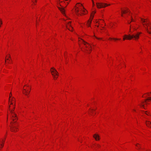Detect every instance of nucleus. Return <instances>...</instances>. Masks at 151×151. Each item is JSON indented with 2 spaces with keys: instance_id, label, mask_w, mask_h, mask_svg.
<instances>
[{
  "instance_id": "nucleus-29",
  "label": "nucleus",
  "mask_w": 151,
  "mask_h": 151,
  "mask_svg": "<svg viewBox=\"0 0 151 151\" xmlns=\"http://www.w3.org/2000/svg\"><path fill=\"white\" fill-rule=\"evenodd\" d=\"M2 24V21H0V27H1V25Z\"/></svg>"
},
{
  "instance_id": "nucleus-27",
  "label": "nucleus",
  "mask_w": 151,
  "mask_h": 151,
  "mask_svg": "<svg viewBox=\"0 0 151 151\" xmlns=\"http://www.w3.org/2000/svg\"><path fill=\"white\" fill-rule=\"evenodd\" d=\"M131 22L134 21L132 16H131Z\"/></svg>"
},
{
  "instance_id": "nucleus-25",
  "label": "nucleus",
  "mask_w": 151,
  "mask_h": 151,
  "mask_svg": "<svg viewBox=\"0 0 151 151\" xmlns=\"http://www.w3.org/2000/svg\"><path fill=\"white\" fill-rule=\"evenodd\" d=\"M12 93L11 92L10 93V95H9V100H10V99H11L12 98Z\"/></svg>"
},
{
  "instance_id": "nucleus-40",
  "label": "nucleus",
  "mask_w": 151,
  "mask_h": 151,
  "mask_svg": "<svg viewBox=\"0 0 151 151\" xmlns=\"http://www.w3.org/2000/svg\"><path fill=\"white\" fill-rule=\"evenodd\" d=\"M112 39V38H109V39H110V40Z\"/></svg>"
},
{
  "instance_id": "nucleus-8",
  "label": "nucleus",
  "mask_w": 151,
  "mask_h": 151,
  "mask_svg": "<svg viewBox=\"0 0 151 151\" xmlns=\"http://www.w3.org/2000/svg\"><path fill=\"white\" fill-rule=\"evenodd\" d=\"M93 137L96 140H99L100 139L99 136L96 134H95L93 135Z\"/></svg>"
},
{
  "instance_id": "nucleus-14",
  "label": "nucleus",
  "mask_w": 151,
  "mask_h": 151,
  "mask_svg": "<svg viewBox=\"0 0 151 151\" xmlns=\"http://www.w3.org/2000/svg\"><path fill=\"white\" fill-rule=\"evenodd\" d=\"M141 19L143 24H144V23L145 22H148L147 20V19H146V21H145V19H143L142 18H141Z\"/></svg>"
},
{
  "instance_id": "nucleus-47",
  "label": "nucleus",
  "mask_w": 151,
  "mask_h": 151,
  "mask_svg": "<svg viewBox=\"0 0 151 151\" xmlns=\"http://www.w3.org/2000/svg\"><path fill=\"white\" fill-rule=\"evenodd\" d=\"M145 151H147V150H146Z\"/></svg>"
},
{
  "instance_id": "nucleus-41",
  "label": "nucleus",
  "mask_w": 151,
  "mask_h": 151,
  "mask_svg": "<svg viewBox=\"0 0 151 151\" xmlns=\"http://www.w3.org/2000/svg\"><path fill=\"white\" fill-rule=\"evenodd\" d=\"M8 115L7 114V120L8 119Z\"/></svg>"
},
{
  "instance_id": "nucleus-17",
  "label": "nucleus",
  "mask_w": 151,
  "mask_h": 151,
  "mask_svg": "<svg viewBox=\"0 0 151 151\" xmlns=\"http://www.w3.org/2000/svg\"><path fill=\"white\" fill-rule=\"evenodd\" d=\"M92 20V19H90V20H88L87 23L88 26L90 27V24L91 23Z\"/></svg>"
},
{
  "instance_id": "nucleus-35",
  "label": "nucleus",
  "mask_w": 151,
  "mask_h": 151,
  "mask_svg": "<svg viewBox=\"0 0 151 151\" xmlns=\"http://www.w3.org/2000/svg\"><path fill=\"white\" fill-rule=\"evenodd\" d=\"M28 91L29 93L30 92V90L29 91H28Z\"/></svg>"
},
{
  "instance_id": "nucleus-42",
  "label": "nucleus",
  "mask_w": 151,
  "mask_h": 151,
  "mask_svg": "<svg viewBox=\"0 0 151 151\" xmlns=\"http://www.w3.org/2000/svg\"><path fill=\"white\" fill-rule=\"evenodd\" d=\"M97 38V39H100V38Z\"/></svg>"
},
{
  "instance_id": "nucleus-1",
  "label": "nucleus",
  "mask_w": 151,
  "mask_h": 151,
  "mask_svg": "<svg viewBox=\"0 0 151 151\" xmlns=\"http://www.w3.org/2000/svg\"><path fill=\"white\" fill-rule=\"evenodd\" d=\"M11 107L10 105L9 106V110L10 113V119L12 121L10 123L11 126L10 129L12 132H15L17 131V129H18L17 126H18V125L16 121L18 120V118L17 114L14 112V106H12V109L10 108Z\"/></svg>"
},
{
  "instance_id": "nucleus-20",
  "label": "nucleus",
  "mask_w": 151,
  "mask_h": 151,
  "mask_svg": "<svg viewBox=\"0 0 151 151\" xmlns=\"http://www.w3.org/2000/svg\"><path fill=\"white\" fill-rule=\"evenodd\" d=\"M143 103H144V102H141L142 104L140 105V106H141L143 107V108L144 109H145V107H144V105L143 104Z\"/></svg>"
},
{
  "instance_id": "nucleus-36",
  "label": "nucleus",
  "mask_w": 151,
  "mask_h": 151,
  "mask_svg": "<svg viewBox=\"0 0 151 151\" xmlns=\"http://www.w3.org/2000/svg\"><path fill=\"white\" fill-rule=\"evenodd\" d=\"M9 58L11 59V57H10V55H9Z\"/></svg>"
},
{
  "instance_id": "nucleus-18",
  "label": "nucleus",
  "mask_w": 151,
  "mask_h": 151,
  "mask_svg": "<svg viewBox=\"0 0 151 151\" xmlns=\"http://www.w3.org/2000/svg\"><path fill=\"white\" fill-rule=\"evenodd\" d=\"M70 27H68V26H66L67 28L70 31H72V29H73V27L71 26Z\"/></svg>"
},
{
  "instance_id": "nucleus-32",
  "label": "nucleus",
  "mask_w": 151,
  "mask_h": 151,
  "mask_svg": "<svg viewBox=\"0 0 151 151\" xmlns=\"http://www.w3.org/2000/svg\"><path fill=\"white\" fill-rule=\"evenodd\" d=\"M97 146L98 147H100V146L98 144V145H97Z\"/></svg>"
},
{
  "instance_id": "nucleus-7",
  "label": "nucleus",
  "mask_w": 151,
  "mask_h": 151,
  "mask_svg": "<svg viewBox=\"0 0 151 151\" xmlns=\"http://www.w3.org/2000/svg\"><path fill=\"white\" fill-rule=\"evenodd\" d=\"M150 23L149 22H148L147 23L143 24V25L145 28L147 32L149 34H151V32H150L149 30L147 28V27L149 26V25H150Z\"/></svg>"
},
{
  "instance_id": "nucleus-22",
  "label": "nucleus",
  "mask_w": 151,
  "mask_h": 151,
  "mask_svg": "<svg viewBox=\"0 0 151 151\" xmlns=\"http://www.w3.org/2000/svg\"><path fill=\"white\" fill-rule=\"evenodd\" d=\"M66 26H68V27H68L69 26V27L71 26V22H68V24L67 25H66Z\"/></svg>"
},
{
  "instance_id": "nucleus-9",
  "label": "nucleus",
  "mask_w": 151,
  "mask_h": 151,
  "mask_svg": "<svg viewBox=\"0 0 151 151\" xmlns=\"http://www.w3.org/2000/svg\"><path fill=\"white\" fill-rule=\"evenodd\" d=\"M121 12H122L121 16L122 17L123 16V14H125V13H126L127 12H129V13H130V11L129 10H128V9H127V11H126V10H122Z\"/></svg>"
},
{
  "instance_id": "nucleus-3",
  "label": "nucleus",
  "mask_w": 151,
  "mask_h": 151,
  "mask_svg": "<svg viewBox=\"0 0 151 151\" xmlns=\"http://www.w3.org/2000/svg\"><path fill=\"white\" fill-rule=\"evenodd\" d=\"M76 7V8L75 9V11L76 15L78 16H81L82 14L79 13V12L80 11L83 12H85V9L81 4L79 3L77 4Z\"/></svg>"
},
{
  "instance_id": "nucleus-15",
  "label": "nucleus",
  "mask_w": 151,
  "mask_h": 151,
  "mask_svg": "<svg viewBox=\"0 0 151 151\" xmlns=\"http://www.w3.org/2000/svg\"><path fill=\"white\" fill-rule=\"evenodd\" d=\"M9 102L10 103V105H12L13 106H14V109L15 108V103H14V104H13V102H12V101H9Z\"/></svg>"
},
{
  "instance_id": "nucleus-4",
  "label": "nucleus",
  "mask_w": 151,
  "mask_h": 151,
  "mask_svg": "<svg viewBox=\"0 0 151 151\" xmlns=\"http://www.w3.org/2000/svg\"><path fill=\"white\" fill-rule=\"evenodd\" d=\"M82 40V42L84 45L85 46L86 48H84V49L86 51H87V52L90 53L91 51V45L88 43L87 42H85L84 40Z\"/></svg>"
},
{
  "instance_id": "nucleus-19",
  "label": "nucleus",
  "mask_w": 151,
  "mask_h": 151,
  "mask_svg": "<svg viewBox=\"0 0 151 151\" xmlns=\"http://www.w3.org/2000/svg\"><path fill=\"white\" fill-rule=\"evenodd\" d=\"M12 101V102H13L14 101V103H15V99L13 97H12V99H10V100L9 101Z\"/></svg>"
},
{
  "instance_id": "nucleus-30",
  "label": "nucleus",
  "mask_w": 151,
  "mask_h": 151,
  "mask_svg": "<svg viewBox=\"0 0 151 151\" xmlns=\"http://www.w3.org/2000/svg\"><path fill=\"white\" fill-rule=\"evenodd\" d=\"M148 96H150V95H151V92L150 93H147Z\"/></svg>"
},
{
  "instance_id": "nucleus-44",
  "label": "nucleus",
  "mask_w": 151,
  "mask_h": 151,
  "mask_svg": "<svg viewBox=\"0 0 151 151\" xmlns=\"http://www.w3.org/2000/svg\"><path fill=\"white\" fill-rule=\"evenodd\" d=\"M133 110H134V111H136V110H135V109H134Z\"/></svg>"
},
{
  "instance_id": "nucleus-11",
  "label": "nucleus",
  "mask_w": 151,
  "mask_h": 151,
  "mask_svg": "<svg viewBox=\"0 0 151 151\" xmlns=\"http://www.w3.org/2000/svg\"><path fill=\"white\" fill-rule=\"evenodd\" d=\"M23 93L24 94L27 96L29 94L28 91V90H27L26 89H23Z\"/></svg>"
},
{
  "instance_id": "nucleus-39",
  "label": "nucleus",
  "mask_w": 151,
  "mask_h": 151,
  "mask_svg": "<svg viewBox=\"0 0 151 151\" xmlns=\"http://www.w3.org/2000/svg\"><path fill=\"white\" fill-rule=\"evenodd\" d=\"M35 2H37V0H35Z\"/></svg>"
},
{
  "instance_id": "nucleus-13",
  "label": "nucleus",
  "mask_w": 151,
  "mask_h": 151,
  "mask_svg": "<svg viewBox=\"0 0 151 151\" xmlns=\"http://www.w3.org/2000/svg\"><path fill=\"white\" fill-rule=\"evenodd\" d=\"M96 13L95 12H93L91 14V18L90 19H92V20L93 19V17H94V15Z\"/></svg>"
},
{
  "instance_id": "nucleus-34",
  "label": "nucleus",
  "mask_w": 151,
  "mask_h": 151,
  "mask_svg": "<svg viewBox=\"0 0 151 151\" xmlns=\"http://www.w3.org/2000/svg\"><path fill=\"white\" fill-rule=\"evenodd\" d=\"M150 25L149 27H150V29L151 30V26H150Z\"/></svg>"
},
{
  "instance_id": "nucleus-23",
  "label": "nucleus",
  "mask_w": 151,
  "mask_h": 151,
  "mask_svg": "<svg viewBox=\"0 0 151 151\" xmlns=\"http://www.w3.org/2000/svg\"><path fill=\"white\" fill-rule=\"evenodd\" d=\"M147 100H151V97H148V99L145 100V102H146Z\"/></svg>"
},
{
  "instance_id": "nucleus-6",
  "label": "nucleus",
  "mask_w": 151,
  "mask_h": 151,
  "mask_svg": "<svg viewBox=\"0 0 151 151\" xmlns=\"http://www.w3.org/2000/svg\"><path fill=\"white\" fill-rule=\"evenodd\" d=\"M96 4L98 8H101L105 7L106 6L110 5V4L107 5L106 4H104L103 3H96Z\"/></svg>"
},
{
  "instance_id": "nucleus-2",
  "label": "nucleus",
  "mask_w": 151,
  "mask_h": 151,
  "mask_svg": "<svg viewBox=\"0 0 151 151\" xmlns=\"http://www.w3.org/2000/svg\"><path fill=\"white\" fill-rule=\"evenodd\" d=\"M141 34V32H137L132 35L129 34L128 35H124L123 40H124L126 39L131 40L133 39L134 40H136L139 38V35Z\"/></svg>"
},
{
  "instance_id": "nucleus-16",
  "label": "nucleus",
  "mask_w": 151,
  "mask_h": 151,
  "mask_svg": "<svg viewBox=\"0 0 151 151\" xmlns=\"http://www.w3.org/2000/svg\"><path fill=\"white\" fill-rule=\"evenodd\" d=\"M3 142L1 143V144H0V148H2L3 147L4 145V140H2Z\"/></svg>"
},
{
  "instance_id": "nucleus-33",
  "label": "nucleus",
  "mask_w": 151,
  "mask_h": 151,
  "mask_svg": "<svg viewBox=\"0 0 151 151\" xmlns=\"http://www.w3.org/2000/svg\"><path fill=\"white\" fill-rule=\"evenodd\" d=\"M113 39L114 40H120V39H118L117 38H114Z\"/></svg>"
},
{
  "instance_id": "nucleus-28",
  "label": "nucleus",
  "mask_w": 151,
  "mask_h": 151,
  "mask_svg": "<svg viewBox=\"0 0 151 151\" xmlns=\"http://www.w3.org/2000/svg\"><path fill=\"white\" fill-rule=\"evenodd\" d=\"M139 144H137L136 145V146L138 148V149H140V147H139V146L138 145H139Z\"/></svg>"
},
{
  "instance_id": "nucleus-21",
  "label": "nucleus",
  "mask_w": 151,
  "mask_h": 151,
  "mask_svg": "<svg viewBox=\"0 0 151 151\" xmlns=\"http://www.w3.org/2000/svg\"><path fill=\"white\" fill-rule=\"evenodd\" d=\"M59 3L58 4V5H59L60 6H62V5L61 4V3H62L63 2L62 1H60V0H59Z\"/></svg>"
},
{
  "instance_id": "nucleus-37",
  "label": "nucleus",
  "mask_w": 151,
  "mask_h": 151,
  "mask_svg": "<svg viewBox=\"0 0 151 151\" xmlns=\"http://www.w3.org/2000/svg\"><path fill=\"white\" fill-rule=\"evenodd\" d=\"M24 86H27V87H29V86H27V85H25Z\"/></svg>"
},
{
  "instance_id": "nucleus-10",
  "label": "nucleus",
  "mask_w": 151,
  "mask_h": 151,
  "mask_svg": "<svg viewBox=\"0 0 151 151\" xmlns=\"http://www.w3.org/2000/svg\"><path fill=\"white\" fill-rule=\"evenodd\" d=\"M145 123L147 126L151 128V122L148 121H146Z\"/></svg>"
},
{
  "instance_id": "nucleus-31",
  "label": "nucleus",
  "mask_w": 151,
  "mask_h": 151,
  "mask_svg": "<svg viewBox=\"0 0 151 151\" xmlns=\"http://www.w3.org/2000/svg\"><path fill=\"white\" fill-rule=\"evenodd\" d=\"M92 3H93V5L94 6V2L93 1V0H92Z\"/></svg>"
},
{
  "instance_id": "nucleus-5",
  "label": "nucleus",
  "mask_w": 151,
  "mask_h": 151,
  "mask_svg": "<svg viewBox=\"0 0 151 151\" xmlns=\"http://www.w3.org/2000/svg\"><path fill=\"white\" fill-rule=\"evenodd\" d=\"M50 71L54 78H57L58 76V72L54 68H51Z\"/></svg>"
},
{
  "instance_id": "nucleus-24",
  "label": "nucleus",
  "mask_w": 151,
  "mask_h": 151,
  "mask_svg": "<svg viewBox=\"0 0 151 151\" xmlns=\"http://www.w3.org/2000/svg\"><path fill=\"white\" fill-rule=\"evenodd\" d=\"M145 113L147 115H150V113L149 112L146 111L145 112Z\"/></svg>"
},
{
  "instance_id": "nucleus-12",
  "label": "nucleus",
  "mask_w": 151,
  "mask_h": 151,
  "mask_svg": "<svg viewBox=\"0 0 151 151\" xmlns=\"http://www.w3.org/2000/svg\"><path fill=\"white\" fill-rule=\"evenodd\" d=\"M58 8L59 9L60 11L63 14H64V10L63 8H61L60 7H58Z\"/></svg>"
},
{
  "instance_id": "nucleus-38",
  "label": "nucleus",
  "mask_w": 151,
  "mask_h": 151,
  "mask_svg": "<svg viewBox=\"0 0 151 151\" xmlns=\"http://www.w3.org/2000/svg\"><path fill=\"white\" fill-rule=\"evenodd\" d=\"M131 21L129 22L128 21V23L129 24H130V23H131Z\"/></svg>"
},
{
  "instance_id": "nucleus-45",
  "label": "nucleus",
  "mask_w": 151,
  "mask_h": 151,
  "mask_svg": "<svg viewBox=\"0 0 151 151\" xmlns=\"http://www.w3.org/2000/svg\"><path fill=\"white\" fill-rule=\"evenodd\" d=\"M67 4H68V3L67 2Z\"/></svg>"
},
{
  "instance_id": "nucleus-46",
  "label": "nucleus",
  "mask_w": 151,
  "mask_h": 151,
  "mask_svg": "<svg viewBox=\"0 0 151 151\" xmlns=\"http://www.w3.org/2000/svg\"><path fill=\"white\" fill-rule=\"evenodd\" d=\"M5 62H6V60H5Z\"/></svg>"
},
{
  "instance_id": "nucleus-43",
  "label": "nucleus",
  "mask_w": 151,
  "mask_h": 151,
  "mask_svg": "<svg viewBox=\"0 0 151 151\" xmlns=\"http://www.w3.org/2000/svg\"><path fill=\"white\" fill-rule=\"evenodd\" d=\"M97 26V27H99V26H98V25H97V26Z\"/></svg>"
},
{
  "instance_id": "nucleus-26",
  "label": "nucleus",
  "mask_w": 151,
  "mask_h": 151,
  "mask_svg": "<svg viewBox=\"0 0 151 151\" xmlns=\"http://www.w3.org/2000/svg\"><path fill=\"white\" fill-rule=\"evenodd\" d=\"M83 12V13H82V14H86L87 13V11H86V10H85V12Z\"/></svg>"
}]
</instances>
